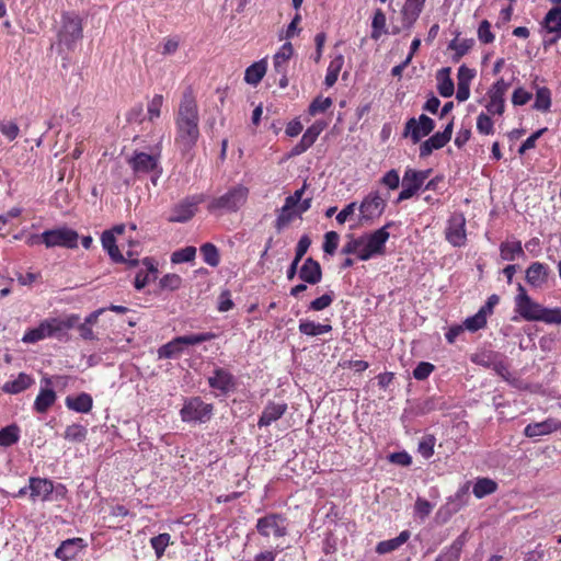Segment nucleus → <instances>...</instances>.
<instances>
[{"mask_svg": "<svg viewBox=\"0 0 561 561\" xmlns=\"http://www.w3.org/2000/svg\"><path fill=\"white\" fill-rule=\"evenodd\" d=\"M199 115L197 103L191 88L183 92L175 116V145L183 152L191 151L199 137Z\"/></svg>", "mask_w": 561, "mask_h": 561, "instance_id": "obj_1", "label": "nucleus"}, {"mask_svg": "<svg viewBox=\"0 0 561 561\" xmlns=\"http://www.w3.org/2000/svg\"><path fill=\"white\" fill-rule=\"evenodd\" d=\"M79 320L78 316H71L67 320L49 318L42 321L38 327L28 330L22 337L24 343H36L46 337L56 336L71 329Z\"/></svg>", "mask_w": 561, "mask_h": 561, "instance_id": "obj_2", "label": "nucleus"}, {"mask_svg": "<svg viewBox=\"0 0 561 561\" xmlns=\"http://www.w3.org/2000/svg\"><path fill=\"white\" fill-rule=\"evenodd\" d=\"M249 188L242 184L230 187L225 194L213 198L208 204V210L236 213L247 203Z\"/></svg>", "mask_w": 561, "mask_h": 561, "instance_id": "obj_3", "label": "nucleus"}, {"mask_svg": "<svg viewBox=\"0 0 561 561\" xmlns=\"http://www.w3.org/2000/svg\"><path fill=\"white\" fill-rule=\"evenodd\" d=\"M216 335L211 332L193 333L182 336H176L170 342L165 343L158 350L159 358H175L180 356L186 346L197 345L210 340Z\"/></svg>", "mask_w": 561, "mask_h": 561, "instance_id": "obj_4", "label": "nucleus"}, {"mask_svg": "<svg viewBox=\"0 0 561 561\" xmlns=\"http://www.w3.org/2000/svg\"><path fill=\"white\" fill-rule=\"evenodd\" d=\"M255 529L265 539H279L288 534V520L279 513H268L256 520Z\"/></svg>", "mask_w": 561, "mask_h": 561, "instance_id": "obj_5", "label": "nucleus"}, {"mask_svg": "<svg viewBox=\"0 0 561 561\" xmlns=\"http://www.w3.org/2000/svg\"><path fill=\"white\" fill-rule=\"evenodd\" d=\"M392 226L393 222L389 221L374 232L363 236L365 252L362 251L360 261H368L375 256L383 255L386 253V243L390 237L388 229Z\"/></svg>", "mask_w": 561, "mask_h": 561, "instance_id": "obj_6", "label": "nucleus"}, {"mask_svg": "<svg viewBox=\"0 0 561 561\" xmlns=\"http://www.w3.org/2000/svg\"><path fill=\"white\" fill-rule=\"evenodd\" d=\"M213 405L204 402L199 397L186 399L180 411L183 422L205 423L210 420Z\"/></svg>", "mask_w": 561, "mask_h": 561, "instance_id": "obj_7", "label": "nucleus"}, {"mask_svg": "<svg viewBox=\"0 0 561 561\" xmlns=\"http://www.w3.org/2000/svg\"><path fill=\"white\" fill-rule=\"evenodd\" d=\"M387 206L386 199L380 195L379 191L368 193L358 206L359 221L373 222L379 218Z\"/></svg>", "mask_w": 561, "mask_h": 561, "instance_id": "obj_8", "label": "nucleus"}, {"mask_svg": "<svg viewBox=\"0 0 561 561\" xmlns=\"http://www.w3.org/2000/svg\"><path fill=\"white\" fill-rule=\"evenodd\" d=\"M82 38V21L72 13L62 14V25L58 33L60 44L72 49L75 44Z\"/></svg>", "mask_w": 561, "mask_h": 561, "instance_id": "obj_9", "label": "nucleus"}, {"mask_svg": "<svg viewBox=\"0 0 561 561\" xmlns=\"http://www.w3.org/2000/svg\"><path fill=\"white\" fill-rule=\"evenodd\" d=\"M78 232L68 227H59L44 231V244L46 248L61 247L75 249L78 247Z\"/></svg>", "mask_w": 561, "mask_h": 561, "instance_id": "obj_10", "label": "nucleus"}, {"mask_svg": "<svg viewBox=\"0 0 561 561\" xmlns=\"http://www.w3.org/2000/svg\"><path fill=\"white\" fill-rule=\"evenodd\" d=\"M445 238L456 248H461L466 244V218L462 213H454L449 217L445 228Z\"/></svg>", "mask_w": 561, "mask_h": 561, "instance_id": "obj_11", "label": "nucleus"}, {"mask_svg": "<svg viewBox=\"0 0 561 561\" xmlns=\"http://www.w3.org/2000/svg\"><path fill=\"white\" fill-rule=\"evenodd\" d=\"M510 88V83L503 78L499 79L489 89L486 95L489 101L485 108L491 115H503L505 112V94Z\"/></svg>", "mask_w": 561, "mask_h": 561, "instance_id": "obj_12", "label": "nucleus"}, {"mask_svg": "<svg viewBox=\"0 0 561 561\" xmlns=\"http://www.w3.org/2000/svg\"><path fill=\"white\" fill-rule=\"evenodd\" d=\"M430 172V170L416 171L413 169H407L402 179V191L400 192L397 202L400 203L414 196L428 178Z\"/></svg>", "mask_w": 561, "mask_h": 561, "instance_id": "obj_13", "label": "nucleus"}, {"mask_svg": "<svg viewBox=\"0 0 561 561\" xmlns=\"http://www.w3.org/2000/svg\"><path fill=\"white\" fill-rule=\"evenodd\" d=\"M205 201V196L203 194L187 196L182 199L179 204H176L172 208L171 216L169 217V221L171 222H186L188 221L196 213L197 206Z\"/></svg>", "mask_w": 561, "mask_h": 561, "instance_id": "obj_14", "label": "nucleus"}, {"mask_svg": "<svg viewBox=\"0 0 561 561\" xmlns=\"http://www.w3.org/2000/svg\"><path fill=\"white\" fill-rule=\"evenodd\" d=\"M518 294L515 297L516 312L526 321H537L542 306L534 301L523 285H518Z\"/></svg>", "mask_w": 561, "mask_h": 561, "instance_id": "obj_15", "label": "nucleus"}, {"mask_svg": "<svg viewBox=\"0 0 561 561\" xmlns=\"http://www.w3.org/2000/svg\"><path fill=\"white\" fill-rule=\"evenodd\" d=\"M435 128V122L425 114L419 119L410 118L405 123L404 136H410L413 144H417L423 137L430 135Z\"/></svg>", "mask_w": 561, "mask_h": 561, "instance_id": "obj_16", "label": "nucleus"}, {"mask_svg": "<svg viewBox=\"0 0 561 561\" xmlns=\"http://www.w3.org/2000/svg\"><path fill=\"white\" fill-rule=\"evenodd\" d=\"M454 122H449L443 131H437L420 146V157H428L434 150L445 147L453 135Z\"/></svg>", "mask_w": 561, "mask_h": 561, "instance_id": "obj_17", "label": "nucleus"}, {"mask_svg": "<svg viewBox=\"0 0 561 561\" xmlns=\"http://www.w3.org/2000/svg\"><path fill=\"white\" fill-rule=\"evenodd\" d=\"M325 128V123L321 121L314 122L304 133L301 139L290 150V157L300 156L306 152L318 139L319 135Z\"/></svg>", "mask_w": 561, "mask_h": 561, "instance_id": "obj_18", "label": "nucleus"}, {"mask_svg": "<svg viewBox=\"0 0 561 561\" xmlns=\"http://www.w3.org/2000/svg\"><path fill=\"white\" fill-rule=\"evenodd\" d=\"M551 271L541 262H533L525 272L526 282L534 288H542L548 284Z\"/></svg>", "mask_w": 561, "mask_h": 561, "instance_id": "obj_19", "label": "nucleus"}, {"mask_svg": "<svg viewBox=\"0 0 561 561\" xmlns=\"http://www.w3.org/2000/svg\"><path fill=\"white\" fill-rule=\"evenodd\" d=\"M159 158V154L135 152L134 156L128 159V163L136 174H146L158 168Z\"/></svg>", "mask_w": 561, "mask_h": 561, "instance_id": "obj_20", "label": "nucleus"}, {"mask_svg": "<svg viewBox=\"0 0 561 561\" xmlns=\"http://www.w3.org/2000/svg\"><path fill=\"white\" fill-rule=\"evenodd\" d=\"M30 499L35 502L41 500L48 501L54 492V483L51 480L39 477H31L28 479Z\"/></svg>", "mask_w": 561, "mask_h": 561, "instance_id": "obj_21", "label": "nucleus"}, {"mask_svg": "<svg viewBox=\"0 0 561 561\" xmlns=\"http://www.w3.org/2000/svg\"><path fill=\"white\" fill-rule=\"evenodd\" d=\"M208 385L221 394H227L234 389L236 381L230 371L224 368H216L213 376L208 377Z\"/></svg>", "mask_w": 561, "mask_h": 561, "instance_id": "obj_22", "label": "nucleus"}, {"mask_svg": "<svg viewBox=\"0 0 561 561\" xmlns=\"http://www.w3.org/2000/svg\"><path fill=\"white\" fill-rule=\"evenodd\" d=\"M426 0H405L401 9L402 28L410 30L420 18Z\"/></svg>", "mask_w": 561, "mask_h": 561, "instance_id": "obj_23", "label": "nucleus"}, {"mask_svg": "<svg viewBox=\"0 0 561 561\" xmlns=\"http://www.w3.org/2000/svg\"><path fill=\"white\" fill-rule=\"evenodd\" d=\"M42 383H44L45 387L41 388L39 393L34 401V410L37 413H46L57 399L56 392L50 388L51 379L48 377L43 378Z\"/></svg>", "mask_w": 561, "mask_h": 561, "instance_id": "obj_24", "label": "nucleus"}, {"mask_svg": "<svg viewBox=\"0 0 561 561\" xmlns=\"http://www.w3.org/2000/svg\"><path fill=\"white\" fill-rule=\"evenodd\" d=\"M561 427V422L557 419L549 417L542 422L530 423L525 430L524 434L527 437H537L551 434Z\"/></svg>", "mask_w": 561, "mask_h": 561, "instance_id": "obj_25", "label": "nucleus"}, {"mask_svg": "<svg viewBox=\"0 0 561 561\" xmlns=\"http://www.w3.org/2000/svg\"><path fill=\"white\" fill-rule=\"evenodd\" d=\"M85 547L82 538H71L61 542L55 551V557L62 561L73 560Z\"/></svg>", "mask_w": 561, "mask_h": 561, "instance_id": "obj_26", "label": "nucleus"}, {"mask_svg": "<svg viewBox=\"0 0 561 561\" xmlns=\"http://www.w3.org/2000/svg\"><path fill=\"white\" fill-rule=\"evenodd\" d=\"M299 278L310 285H316L322 279V270L318 261L312 257L305 260L299 270Z\"/></svg>", "mask_w": 561, "mask_h": 561, "instance_id": "obj_27", "label": "nucleus"}, {"mask_svg": "<svg viewBox=\"0 0 561 561\" xmlns=\"http://www.w3.org/2000/svg\"><path fill=\"white\" fill-rule=\"evenodd\" d=\"M287 411L286 403L268 402L259 419V427L270 426L273 422L279 420Z\"/></svg>", "mask_w": 561, "mask_h": 561, "instance_id": "obj_28", "label": "nucleus"}, {"mask_svg": "<svg viewBox=\"0 0 561 561\" xmlns=\"http://www.w3.org/2000/svg\"><path fill=\"white\" fill-rule=\"evenodd\" d=\"M469 491V483L461 486L454 496L439 510V514L445 513L447 517L458 513L466 505V496Z\"/></svg>", "mask_w": 561, "mask_h": 561, "instance_id": "obj_29", "label": "nucleus"}, {"mask_svg": "<svg viewBox=\"0 0 561 561\" xmlns=\"http://www.w3.org/2000/svg\"><path fill=\"white\" fill-rule=\"evenodd\" d=\"M468 540V533L463 531L459 535L453 543L445 548L436 558V561H458L463 546Z\"/></svg>", "mask_w": 561, "mask_h": 561, "instance_id": "obj_30", "label": "nucleus"}, {"mask_svg": "<svg viewBox=\"0 0 561 561\" xmlns=\"http://www.w3.org/2000/svg\"><path fill=\"white\" fill-rule=\"evenodd\" d=\"M450 68H442L436 73L437 90L443 98H450L455 92L454 81L450 78Z\"/></svg>", "mask_w": 561, "mask_h": 561, "instance_id": "obj_31", "label": "nucleus"}, {"mask_svg": "<svg viewBox=\"0 0 561 561\" xmlns=\"http://www.w3.org/2000/svg\"><path fill=\"white\" fill-rule=\"evenodd\" d=\"M33 383L34 379L30 375L25 373H20L14 380L7 381L3 385L2 390L5 393L18 394L28 389Z\"/></svg>", "mask_w": 561, "mask_h": 561, "instance_id": "obj_32", "label": "nucleus"}, {"mask_svg": "<svg viewBox=\"0 0 561 561\" xmlns=\"http://www.w3.org/2000/svg\"><path fill=\"white\" fill-rule=\"evenodd\" d=\"M66 405L68 409L78 413H88L93 407V400L89 393L82 392L75 398L67 397Z\"/></svg>", "mask_w": 561, "mask_h": 561, "instance_id": "obj_33", "label": "nucleus"}, {"mask_svg": "<svg viewBox=\"0 0 561 561\" xmlns=\"http://www.w3.org/2000/svg\"><path fill=\"white\" fill-rule=\"evenodd\" d=\"M500 255L504 261H514L524 257L525 252L522 242L518 240L504 241L500 244Z\"/></svg>", "mask_w": 561, "mask_h": 561, "instance_id": "obj_34", "label": "nucleus"}, {"mask_svg": "<svg viewBox=\"0 0 561 561\" xmlns=\"http://www.w3.org/2000/svg\"><path fill=\"white\" fill-rule=\"evenodd\" d=\"M410 536H411V534L409 530H403L396 538L380 541L376 546V552L379 554H386V553L392 552V551L399 549L402 545H404L409 540Z\"/></svg>", "mask_w": 561, "mask_h": 561, "instance_id": "obj_35", "label": "nucleus"}, {"mask_svg": "<svg viewBox=\"0 0 561 561\" xmlns=\"http://www.w3.org/2000/svg\"><path fill=\"white\" fill-rule=\"evenodd\" d=\"M294 54L291 43L287 42L282 45L279 50L274 55L273 64L277 73L286 72V65Z\"/></svg>", "mask_w": 561, "mask_h": 561, "instance_id": "obj_36", "label": "nucleus"}, {"mask_svg": "<svg viewBox=\"0 0 561 561\" xmlns=\"http://www.w3.org/2000/svg\"><path fill=\"white\" fill-rule=\"evenodd\" d=\"M298 329L304 335L317 336L332 331V325L328 323H316L311 320H300Z\"/></svg>", "mask_w": 561, "mask_h": 561, "instance_id": "obj_37", "label": "nucleus"}, {"mask_svg": "<svg viewBox=\"0 0 561 561\" xmlns=\"http://www.w3.org/2000/svg\"><path fill=\"white\" fill-rule=\"evenodd\" d=\"M542 24L547 32L559 34V36H561V8L554 7L550 9L546 14Z\"/></svg>", "mask_w": 561, "mask_h": 561, "instance_id": "obj_38", "label": "nucleus"}, {"mask_svg": "<svg viewBox=\"0 0 561 561\" xmlns=\"http://www.w3.org/2000/svg\"><path fill=\"white\" fill-rule=\"evenodd\" d=\"M497 490V483L490 478H479L473 484V495L477 499H483Z\"/></svg>", "mask_w": 561, "mask_h": 561, "instance_id": "obj_39", "label": "nucleus"}, {"mask_svg": "<svg viewBox=\"0 0 561 561\" xmlns=\"http://www.w3.org/2000/svg\"><path fill=\"white\" fill-rule=\"evenodd\" d=\"M266 72V64L264 60L254 62L250 67L247 68L244 73V80L250 84H257L264 77Z\"/></svg>", "mask_w": 561, "mask_h": 561, "instance_id": "obj_40", "label": "nucleus"}, {"mask_svg": "<svg viewBox=\"0 0 561 561\" xmlns=\"http://www.w3.org/2000/svg\"><path fill=\"white\" fill-rule=\"evenodd\" d=\"M473 45V38H465L461 41H458L457 38L453 39L448 45V48L455 51L453 60L456 62L459 61L466 54L469 53Z\"/></svg>", "mask_w": 561, "mask_h": 561, "instance_id": "obj_41", "label": "nucleus"}, {"mask_svg": "<svg viewBox=\"0 0 561 561\" xmlns=\"http://www.w3.org/2000/svg\"><path fill=\"white\" fill-rule=\"evenodd\" d=\"M20 438V428L15 425H8L0 430V446L10 447Z\"/></svg>", "mask_w": 561, "mask_h": 561, "instance_id": "obj_42", "label": "nucleus"}, {"mask_svg": "<svg viewBox=\"0 0 561 561\" xmlns=\"http://www.w3.org/2000/svg\"><path fill=\"white\" fill-rule=\"evenodd\" d=\"M88 430L81 424H71L66 427L64 438L71 443H82L87 438Z\"/></svg>", "mask_w": 561, "mask_h": 561, "instance_id": "obj_43", "label": "nucleus"}, {"mask_svg": "<svg viewBox=\"0 0 561 561\" xmlns=\"http://www.w3.org/2000/svg\"><path fill=\"white\" fill-rule=\"evenodd\" d=\"M362 251L365 252L364 237L355 238L353 236H348V240L342 248V253L346 255L355 254L360 260Z\"/></svg>", "mask_w": 561, "mask_h": 561, "instance_id": "obj_44", "label": "nucleus"}, {"mask_svg": "<svg viewBox=\"0 0 561 561\" xmlns=\"http://www.w3.org/2000/svg\"><path fill=\"white\" fill-rule=\"evenodd\" d=\"M297 215L298 214L295 209V206H293L291 204H287V202L285 201V204L282 207L276 219V229L282 230L284 227L290 224Z\"/></svg>", "mask_w": 561, "mask_h": 561, "instance_id": "obj_45", "label": "nucleus"}, {"mask_svg": "<svg viewBox=\"0 0 561 561\" xmlns=\"http://www.w3.org/2000/svg\"><path fill=\"white\" fill-rule=\"evenodd\" d=\"M142 264L146 266L147 272L140 271L139 273H137L134 282L135 288L138 290L145 288L146 285L149 283V273L157 272V268L150 259H145L142 261Z\"/></svg>", "mask_w": 561, "mask_h": 561, "instance_id": "obj_46", "label": "nucleus"}, {"mask_svg": "<svg viewBox=\"0 0 561 561\" xmlns=\"http://www.w3.org/2000/svg\"><path fill=\"white\" fill-rule=\"evenodd\" d=\"M551 106V93L546 87L539 88L536 92L534 108L541 112L549 111Z\"/></svg>", "mask_w": 561, "mask_h": 561, "instance_id": "obj_47", "label": "nucleus"}, {"mask_svg": "<svg viewBox=\"0 0 561 561\" xmlns=\"http://www.w3.org/2000/svg\"><path fill=\"white\" fill-rule=\"evenodd\" d=\"M171 543V536L168 533L159 534L150 539V545L154 550V553L158 559H160L167 549V547Z\"/></svg>", "mask_w": 561, "mask_h": 561, "instance_id": "obj_48", "label": "nucleus"}, {"mask_svg": "<svg viewBox=\"0 0 561 561\" xmlns=\"http://www.w3.org/2000/svg\"><path fill=\"white\" fill-rule=\"evenodd\" d=\"M201 253L205 263L216 267L220 262L218 249L213 243H205L201 247Z\"/></svg>", "mask_w": 561, "mask_h": 561, "instance_id": "obj_49", "label": "nucleus"}, {"mask_svg": "<svg viewBox=\"0 0 561 561\" xmlns=\"http://www.w3.org/2000/svg\"><path fill=\"white\" fill-rule=\"evenodd\" d=\"M489 113H480L477 117V130L481 135H493L494 123Z\"/></svg>", "mask_w": 561, "mask_h": 561, "instance_id": "obj_50", "label": "nucleus"}, {"mask_svg": "<svg viewBox=\"0 0 561 561\" xmlns=\"http://www.w3.org/2000/svg\"><path fill=\"white\" fill-rule=\"evenodd\" d=\"M371 27V37L375 39L379 38L382 33H386V15L382 10L377 9L375 11Z\"/></svg>", "mask_w": 561, "mask_h": 561, "instance_id": "obj_51", "label": "nucleus"}, {"mask_svg": "<svg viewBox=\"0 0 561 561\" xmlns=\"http://www.w3.org/2000/svg\"><path fill=\"white\" fill-rule=\"evenodd\" d=\"M163 105V95L154 94L153 98L148 102L147 114L150 122H154L161 115V107Z\"/></svg>", "mask_w": 561, "mask_h": 561, "instance_id": "obj_52", "label": "nucleus"}, {"mask_svg": "<svg viewBox=\"0 0 561 561\" xmlns=\"http://www.w3.org/2000/svg\"><path fill=\"white\" fill-rule=\"evenodd\" d=\"M537 321H542L547 324L561 323V309L560 308H546L542 306L539 318Z\"/></svg>", "mask_w": 561, "mask_h": 561, "instance_id": "obj_53", "label": "nucleus"}, {"mask_svg": "<svg viewBox=\"0 0 561 561\" xmlns=\"http://www.w3.org/2000/svg\"><path fill=\"white\" fill-rule=\"evenodd\" d=\"M486 324V317L484 311H478L476 314L467 318L463 322L465 328L470 332H476Z\"/></svg>", "mask_w": 561, "mask_h": 561, "instance_id": "obj_54", "label": "nucleus"}, {"mask_svg": "<svg viewBox=\"0 0 561 561\" xmlns=\"http://www.w3.org/2000/svg\"><path fill=\"white\" fill-rule=\"evenodd\" d=\"M342 61H343L342 57H339L335 60L330 62L328 70H327L325 79H324V83L328 88H331L337 81Z\"/></svg>", "mask_w": 561, "mask_h": 561, "instance_id": "obj_55", "label": "nucleus"}, {"mask_svg": "<svg viewBox=\"0 0 561 561\" xmlns=\"http://www.w3.org/2000/svg\"><path fill=\"white\" fill-rule=\"evenodd\" d=\"M333 104L331 98L318 96L309 105V114L314 116L320 113H324L328 108H330Z\"/></svg>", "mask_w": 561, "mask_h": 561, "instance_id": "obj_56", "label": "nucleus"}, {"mask_svg": "<svg viewBox=\"0 0 561 561\" xmlns=\"http://www.w3.org/2000/svg\"><path fill=\"white\" fill-rule=\"evenodd\" d=\"M196 249L194 247H186L172 253V263H186L195 259Z\"/></svg>", "mask_w": 561, "mask_h": 561, "instance_id": "obj_57", "label": "nucleus"}, {"mask_svg": "<svg viewBox=\"0 0 561 561\" xmlns=\"http://www.w3.org/2000/svg\"><path fill=\"white\" fill-rule=\"evenodd\" d=\"M334 300V294L333 291L325 293L322 296L316 298L312 300L309 305V310L312 311H321L325 308L330 307Z\"/></svg>", "mask_w": 561, "mask_h": 561, "instance_id": "obj_58", "label": "nucleus"}, {"mask_svg": "<svg viewBox=\"0 0 561 561\" xmlns=\"http://www.w3.org/2000/svg\"><path fill=\"white\" fill-rule=\"evenodd\" d=\"M434 446L435 437L433 435H426L420 440L417 450L423 458L428 459L434 454Z\"/></svg>", "mask_w": 561, "mask_h": 561, "instance_id": "obj_59", "label": "nucleus"}, {"mask_svg": "<svg viewBox=\"0 0 561 561\" xmlns=\"http://www.w3.org/2000/svg\"><path fill=\"white\" fill-rule=\"evenodd\" d=\"M339 233L335 231H329L324 234L323 251L327 254H334L339 245Z\"/></svg>", "mask_w": 561, "mask_h": 561, "instance_id": "obj_60", "label": "nucleus"}, {"mask_svg": "<svg viewBox=\"0 0 561 561\" xmlns=\"http://www.w3.org/2000/svg\"><path fill=\"white\" fill-rule=\"evenodd\" d=\"M478 38L483 44H490L494 41L495 36L491 32V24L488 20H483L478 27Z\"/></svg>", "mask_w": 561, "mask_h": 561, "instance_id": "obj_61", "label": "nucleus"}, {"mask_svg": "<svg viewBox=\"0 0 561 561\" xmlns=\"http://www.w3.org/2000/svg\"><path fill=\"white\" fill-rule=\"evenodd\" d=\"M491 369L494 370L499 376H501L505 380H508L511 377L508 364L506 363L504 357L500 354L495 358Z\"/></svg>", "mask_w": 561, "mask_h": 561, "instance_id": "obj_62", "label": "nucleus"}, {"mask_svg": "<svg viewBox=\"0 0 561 561\" xmlns=\"http://www.w3.org/2000/svg\"><path fill=\"white\" fill-rule=\"evenodd\" d=\"M182 285V278L178 274H167L160 279V286L164 289L176 290Z\"/></svg>", "mask_w": 561, "mask_h": 561, "instance_id": "obj_63", "label": "nucleus"}, {"mask_svg": "<svg viewBox=\"0 0 561 561\" xmlns=\"http://www.w3.org/2000/svg\"><path fill=\"white\" fill-rule=\"evenodd\" d=\"M434 365L427 362H421L417 364V366L413 370V377L416 380H424L426 379L432 371L434 370Z\"/></svg>", "mask_w": 561, "mask_h": 561, "instance_id": "obj_64", "label": "nucleus"}]
</instances>
